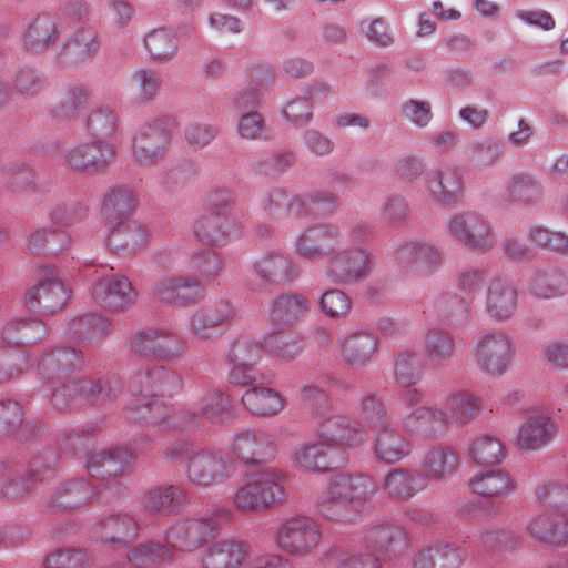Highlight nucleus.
<instances>
[{
  "instance_id": "60",
  "label": "nucleus",
  "mask_w": 568,
  "mask_h": 568,
  "mask_svg": "<svg viewBox=\"0 0 568 568\" xmlns=\"http://www.w3.org/2000/svg\"><path fill=\"white\" fill-rule=\"evenodd\" d=\"M400 114L412 125L424 129L433 120V109L428 101L408 99L400 105Z\"/></svg>"
},
{
  "instance_id": "52",
  "label": "nucleus",
  "mask_w": 568,
  "mask_h": 568,
  "mask_svg": "<svg viewBox=\"0 0 568 568\" xmlns=\"http://www.w3.org/2000/svg\"><path fill=\"white\" fill-rule=\"evenodd\" d=\"M529 241L537 247L568 255V234L542 225H534L528 231Z\"/></svg>"
},
{
  "instance_id": "62",
  "label": "nucleus",
  "mask_w": 568,
  "mask_h": 568,
  "mask_svg": "<svg viewBox=\"0 0 568 568\" xmlns=\"http://www.w3.org/2000/svg\"><path fill=\"white\" fill-rule=\"evenodd\" d=\"M237 134L246 141H258L267 136V126L263 115L256 111L242 114L237 122Z\"/></svg>"
},
{
  "instance_id": "59",
  "label": "nucleus",
  "mask_w": 568,
  "mask_h": 568,
  "mask_svg": "<svg viewBox=\"0 0 568 568\" xmlns=\"http://www.w3.org/2000/svg\"><path fill=\"white\" fill-rule=\"evenodd\" d=\"M169 557V548L155 542L139 545L138 547H134L128 555L130 564L136 568L149 567L152 564L164 561Z\"/></svg>"
},
{
  "instance_id": "28",
  "label": "nucleus",
  "mask_w": 568,
  "mask_h": 568,
  "mask_svg": "<svg viewBox=\"0 0 568 568\" xmlns=\"http://www.w3.org/2000/svg\"><path fill=\"white\" fill-rule=\"evenodd\" d=\"M466 552L456 544L438 541L422 548L414 558L415 568H462Z\"/></svg>"
},
{
  "instance_id": "34",
  "label": "nucleus",
  "mask_w": 568,
  "mask_h": 568,
  "mask_svg": "<svg viewBox=\"0 0 568 568\" xmlns=\"http://www.w3.org/2000/svg\"><path fill=\"white\" fill-rule=\"evenodd\" d=\"M473 493L485 497H508L515 493L517 485L513 477L501 470L493 469L481 471L469 480Z\"/></svg>"
},
{
  "instance_id": "19",
  "label": "nucleus",
  "mask_w": 568,
  "mask_h": 568,
  "mask_svg": "<svg viewBox=\"0 0 568 568\" xmlns=\"http://www.w3.org/2000/svg\"><path fill=\"white\" fill-rule=\"evenodd\" d=\"M63 28L57 14L38 13L29 20L22 31L23 47L31 51H44L57 42Z\"/></svg>"
},
{
  "instance_id": "44",
  "label": "nucleus",
  "mask_w": 568,
  "mask_h": 568,
  "mask_svg": "<svg viewBox=\"0 0 568 568\" xmlns=\"http://www.w3.org/2000/svg\"><path fill=\"white\" fill-rule=\"evenodd\" d=\"M186 498L185 491L174 485L155 487L142 497L143 507L150 513L170 514L180 507Z\"/></svg>"
},
{
  "instance_id": "39",
  "label": "nucleus",
  "mask_w": 568,
  "mask_h": 568,
  "mask_svg": "<svg viewBox=\"0 0 568 568\" xmlns=\"http://www.w3.org/2000/svg\"><path fill=\"white\" fill-rule=\"evenodd\" d=\"M458 467L457 454L448 447H434L426 452L422 470L426 478L442 480L452 476Z\"/></svg>"
},
{
  "instance_id": "20",
  "label": "nucleus",
  "mask_w": 568,
  "mask_h": 568,
  "mask_svg": "<svg viewBox=\"0 0 568 568\" xmlns=\"http://www.w3.org/2000/svg\"><path fill=\"white\" fill-rule=\"evenodd\" d=\"M557 430V422L549 414L535 410L519 426L517 445L525 450H538L555 438Z\"/></svg>"
},
{
  "instance_id": "7",
  "label": "nucleus",
  "mask_w": 568,
  "mask_h": 568,
  "mask_svg": "<svg viewBox=\"0 0 568 568\" xmlns=\"http://www.w3.org/2000/svg\"><path fill=\"white\" fill-rule=\"evenodd\" d=\"M372 265L373 256L367 250L346 247L341 239L324 264V272L333 283L349 285L364 281L369 275Z\"/></svg>"
},
{
  "instance_id": "53",
  "label": "nucleus",
  "mask_w": 568,
  "mask_h": 568,
  "mask_svg": "<svg viewBox=\"0 0 568 568\" xmlns=\"http://www.w3.org/2000/svg\"><path fill=\"white\" fill-rule=\"evenodd\" d=\"M422 376L420 359L416 353L403 352L395 359V379L398 385L407 389L417 383Z\"/></svg>"
},
{
  "instance_id": "47",
  "label": "nucleus",
  "mask_w": 568,
  "mask_h": 568,
  "mask_svg": "<svg viewBox=\"0 0 568 568\" xmlns=\"http://www.w3.org/2000/svg\"><path fill=\"white\" fill-rule=\"evenodd\" d=\"M469 457L480 465L499 464L505 458L504 443L493 435H479L469 446Z\"/></svg>"
},
{
  "instance_id": "57",
  "label": "nucleus",
  "mask_w": 568,
  "mask_h": 568,
  "mask_svg": "<svg viewBox=\"0 0 568 568\" xmlns=\"http://www.w3.org/2000/svg\"><path fill=\"white\" fill-rule=\"evenodd\" d=\"M131 85L135 90L138 100L148 103L158 95L162 79L154 70L141 68L132 74Z\"/></svg>"
},
{
  "instance_id": "21",
  "label": "nucleus",
  "mask_w": 568,
  "mask_h": 568,
  "mask_svg": "<svg viewBox=\"0 0 568 568\" xmlns=\"http://www.w3.org/2000/svg\"><path fill=\"white\" fill-rule=\"evenodd\" d=\"M69 291L55 275L41 278L27 294L26 306L33 312L49 313L63 307Z\"/></svg>"
},
{
  "instance_id": "38",
  "label": "nucleus",
  "mask_w": 568,
  "mask_h": 568,
  "mask_svg": "<svg viewBox=\"0 0 568 568\" xmlns=\"http://www.w3.org/2000/svg\"><path fill=\"white\" fill-rule=\"evenodd\" d=\"M308 308L307 295L298 292L282 294L272 302L270 318L275 323L287 325L301 318Z\"/></svg>"
},
{
  "instance_id": "33",
  "label": "nucleus",
  "mask_w": 568,
  "mask_h": 568,
  "mask_svg": "<svg viewBox=\"0 0 568 568\" xmlns=\"http://www.w3.org/2000/svg\"><path fill=\"white\" fill-rule=\"evenodd\" d=\"M98 32L92 27H82L75 30L65 41L63 59L71 64L88 62L99 50Z\"/></svg>"
},
{
  "instance_id": "41",
  "label": "nucleus",
  "mask_w": 568,
  "mask_h": 568,
  "mask_svg": "<svg viewBox=\"0 0 568 568\" xmlns=\"http://www.w3.org/2000/svg\"><path fill=\"white\" fill-rule=\"evenodd\" d=\"M143 45L150 59L156 63H166L173 60L179 51L175 34L166 28L149 31L144 36Z\"/></svg>"
},
{
  "instance_id": "46",
  "label": "nucleus",
  "mask_w": 568,
  "mask_h": 568,
  "mask_svg": "<svg viewBox=\"0 0 568 568\" xmlns=\"http://www.w3.org/2000/svg\"><path fill=\"white\" fill-rule=\"evenodd\" d=\"M199 415L211 423H224L231 418V403L219 389H207L197 402Z\"/></svg>"
},
{
  "instance_id": "10",
  "label": "nucleus",
  "mask_w": 568,
  "mask_h": 568,
  "mask_svg": "<svg viewBox=\"0 0 568 568\" xmlns=\"http://www.w3.org/2000/svg\"><path fill=\"white\" fill-rule=\"evenodd\" d=\"M393 258L403 270L420 274H432L442 265L443 253L430 241L409 240L395 245Z\"/></svg>"
},
{
  "instance_id": "58",
  "label": "nucleus",
  "mask_w": 568,
  "mask_h": 568,
  "mask_svg": "<svg viewBox=\"0 0 568 568\" xmlns=\"http://www.w3.org/2000/svg\"><path fill=\"white\" fill-rule=\"evenodd\" d=\"M145 382V388L140 389L141 395L145 392L148 396L149 389L155 388L161 396L170 395L172 392L181 387V378L164 368H158L153 372L139 376V383Z\"/></svg>"
},
{
  "instance_id": "9",
  "label": "nucleus",
  "mask_w": 568,
  "mask_h": 568,
  "mask_svg": "<svg viewBox=\"0 0 568 568\" xmlns=\"http://www.w3.org/2000/svg\"><path fill=\"white\" fill-rule=\"evenodd\" d=\"M69 170L83 175H94L109 169L115 158L114 145L110 141L91 140L74 143L63 154Z\"/></svg>"
},
{
  "instance_id": "36",
  "label": "nucleus",
  "mask_w": 568,
  "mask_h": 568,
  "mask_svg": "<svg viewBox=\"0 0 568 568\" xmlns=\"http://www.w3.org/2000/svg\"><path fill=\"white\" fill-rule=\"evenodd\" d=\"M333 450L320 440L303 444L294 450L292 464L295 468L303 471H326L333 466L331 462V453Z\"/></svg>"
},
{
  "instance_id": "29",
  "label": "nucleus",
  "mask_w": 568,
  "mask_h": 568,
  "mask_svg": "<svg viewBox=\"0 0 568 568\" xmlns=\"http://www.w3.org/2000/svg\"><path fill=\"white\" fill-rule=\"evenodd\" d=\"M263 347L257 342L241 338L231 347L229 358L233 364L230 378L233 383L247 385L253 381L252 367L262 357Z\"/></svg>"
},
{
  "instance_id": "50",
  "label": "nucleus",
  "mask_w": 568,
  "mask_h": 568,
  "mask_svg": "<svg viewBox=\"0 0 568 568\" xmlns=\"http://www.w3.org/2000/svg\"><path fill=\"white\" fill-rule=\"evenodd\" d=\"M116 128V116L109 109L93 110L85 120V129L92 140L110 141Z\"/></svg>"
},
{
  "instance_id": "12",
  "label": "nucleus",
  "mask_w": 568,
  "mask_h": 568,
  "mask_svg": "<svg viewBox=\"0 0 568 568\" xmlns=\"http://www.w3.org/2000/svg\"><path fill=\"white\" fill-rule=\"evenodd\" d=\"M169 141V133L161 120L146 122L132 139V156L141 165H152L164 158Z\"/></svg>"
},
{
  "instance_id": "56",
  "label": "nucleus",
  "mask_w": 568,
  "mask_h": 568,
  "mask_svg": "<svg viewBox=\"0 0 568 568\" xmlns=\"http://www.w3.org/2000/svg\"><path fill=\"white\" fill-rule=\"evenodd\" d=\"M504 154V146L494 139L475 141L467 149V156L478 168H488L497 163Z\"/></svg>"
},
{
  "instance_id": "2",
  "label": "nucleus",
  "mask_w": 568,
  "mask_h": 568,
  "mask_svg": "<svg viewBox=\"0 0 568 568\" xmlns=\"http://www.w3.org/2000/svg\"><path fill=\"white\" fill-rule=\"evenodd\" d=\"M285 478L278 470L247 476L233 494L234 507L243 513H254L280 504L285 497Z\"/></svg>"
},
{
  "instance_id": "23",
  "label": "nucleus",
  "mask_w": 568,
  "mask_h": 568,
  "mask_svg": "<svg viewBox=\"0 0 568 568\" xmlns=\"http://www.w3.org/2000/svg\"><path fill=\"white\" fill-rule=\"evenodd\" d=\"M136 196L133 189L126 184L110 186L101 197V213L106 222L108 229L113 225H121L135 212Z\"/></svg>"
},
{
  "instance_id": "32",
  "label": "nucleus",
  "mask_w": 568,
  "mask_h": 568,
  "mask_svg": "<svg viewBox=\"0 0 568 568\" xmlns=\"http://www.w3.org/2000/svg\"><path fill=\"white\" fill-rule=\"evenodd\" d=\"M93 496V488L87 480H72L57 488L47 505L51 510H72L85 505Z\"/></svg>"
},
{
  "instance_id": "42",
  "label": "nucleus",
  "mask_w": 568,
  "mask_h": 568,
  "mask_svg": "<svg viewBox=\"0 0 568 568\" xmlns=\"http://www.w3.org/2000/svg\"><path fill=\"white\" fill-rule=\"evenodd\" d=\"M242 403L250 412L261 416L276 415L285 407L282 395L268 387L247 389L242 396Z\"/></svg>"
},
{
  "instance_id": "61",
  "label": "nucleus",
  "mask_w": 568,
  "mask_h": 568,
  "mask_svg": "<svg viewBox=\"0 0 568 568\" xmlns=\"http://www.w3.org/2000/svg\"><path fill=\"white\" fill-rule=\"evenodd\" d=\"M320 308L331 318H341L351 312L352 301L341 290H328L320 298Z\"/></svg>"
},
{
  "instance_id": "27",
  "label": "nucleus",
  "mask_w": 568,
  "mask_h": 568,
  "mask_svg": "<svg viewBox=\"0 0 568 568\" xmlns=\"http://www.w3.org/2000/svg\"><path fill=\"white\" fill-rule=\"evenodd\" d=\"M133 459L134 454L130 449L115 447L92 455L87 469L93 478L105 480L121 476Z\"/></svg>"
},
{
  "instance_id": "22",
  "label": "nucleus",
  "mask_w": 568,
  "mask_h": 568,
  "mask_svg": "<svg viewBox=\"0 0 568 568\" xmlns=\"http://www.w3.org/2000/svg\"><path fill=\"white\" fill-rule=\"evenodd\" d=\"M194 235L212 245L224 244L240 234V226L227 212H209L201 215L193 224Z\"/></svg>"
},
{
  "instance_id": "37",
  "label": "nucleus",
  "mask_w": 568,
  "mask_h": 568,
  "mask_svg": "<svg viewBox=\"0 0 568 568\" xmlns=\"http://www.w3.org/2000/svg\"><path fill=\"white\" fill-rule=\"evenodd\" d=\"M109 242L116 248L134 251L145 246L150 240L148 226L138 221L124 220L119 226L108 229Z\"/></svg>"
},
{
  "instance_id": "54",
  "label": "nucleus",
  "mask_w": 568,
  "mask_h": 568,
  "mask_svg": "<svg viewBox=\"0 0 568 568\" xmlns=\"http://www.w3.org/2000/svg\"><path fill=\"white\" fill-rule=\"evenodd\" d=\"M286 205L287 215L300 217L304 210V201L298 196L287 199V195L280 190L266 193L261 199V206L270 215H280V209Z\"/></svg>"
},
{
  "instance_id": "15",
  "label": "nucleus",
  "mask_w": 568,
  "mask_h": 568,
  "mask_svg": "<svg viewBox=\"0 0 568 568\" xmlns=\"http://www.w3.org/2000/svg\"><path fill=\"white\" fill-rule=\"evenodd\" d=\"M316 435L320 442H323L331 449L335 445L354 448L367 440V430L362 423L342 415H331L323 418L316 427Z\"/></svg>"
},
{
  "instance_id": "55",
  "label": "nucleus",
  "mask_w": 568,
  "mask_h": 568,
  "mask_svg": "<svg viewBox=\"0 0 568 568\" xmlns=\"http://www.w3.org/2000/svg\"><path fill=\"white\" fill-rule=\"evenodd\" d=\"M317 510L324 519L332 521H349L356 514L347 501L337 498L327 489L317 500Z\"/></svg>"
},
{
  "instance_id": "5",
  "label": "nucleus",
  "mask_w": 568,
  "mask_h": 568,
  "mask_svg": "<svg viewBox=\"0 0 568 568\" xmlns=\"http://www.w3.org/2000/svg\"><path fill=\"white\" fill-rule=\"evenodd\" d=\"M476 366L486 375L500 377L508 372L515 357V343L504 329L481 331L473 344Z\"/></svg>"
},
{
  "instance_id": "63",
  "label": "nucleus",
  "mask_w": 568,
  "mask_h": 568,
  "mask_svg": "<svg viewBox=\"0 0 568 568\" xmlns=\"http://www.w3.org/2000/svg\"><path fill=\"white\" fill-rule=\"evenodd\" d=\"M508 191L515 201L532 203L539 195V184L527 174H516L508 181Z\"/></svg>"
},
{
  "instance_id": "24",
  "label": "nucleus",
  "mask_w": 568,
  "mask_h": 568,
  "mask_svg": "<svg viewBox=\"0 0 568 568\" xmlns=\"http://www.w3.org/2000/svg\"><path fill=\"white\" fill-rule=\"evenodd\" d=\"M92 296L101 306L120 311L134 303L136 293L126 277L110 275L103 276L98 281Z\"/></svg>"
},
{
  "instance_id": "16",
  "label": "nucleus",
  "mask_w": 568,
  "mask_h": 568,
  "mask_svg": "<svg viewBox=\"0 0 568 568\" xmlns=\"http://www.w3.org/2000/svg\"><path fill=\"white\" fill-rule=\"evenodd\" d=\"M425 185L433 201L444 207H455L464 189L463 175L454 166H436L425 175Z\"/></svg>"
},
{
  "instance_id": "43",
  "label": "nucleus",
  "mask_w": 568,
  "mask_h": 568,
  "mask_svg": "<svg viewBox=\"0 0 568 568\" xmlns=\"http://www.w3.org/2000/svg\"><path fill=\"white\" fill-rule=\"evenodd\" d=\"M531 293L541 298H555L568 293V276L559 268L535 273L529 283Z\"/></svg>"
},
{
  "instance_id": "18",
  "label": "nucleus",
  "mask_w": 568,
  "mask_h": 568,
  "mask_svg": "<svg viewBox=\"0 0 568 568\" xmlns=\"http://www.w3.org/2000/svg\"><path fill=\"white\" fill-rule=\"evenodd\" d=\"M153 295L161 303L186 306L200 302L204 288L193 276H168L155 284Z\"/></svg>"
},
{
  "instance_id": "49",
  "label": "nucleus",
  "mask_w": 568,
  "mask_h": 568,
  "mask_svg": "<svg viewBox=\"0 0 568 568\" xmlns=\"http://www.w3.org/2000/svg\"><path fill=\"white\" fill-rule=\"evenodd\" d=\"M103 542L126 545L138 534V524L130 517L123 515L109 518L102 524Z\"/></svg>"
},
{
  "instance_id": "14",
  "label": "nucleus",
  "mask_w": 568,
  "mask_h": 568,
  "mask_svg": "<svg viewBox=\"0 0 568 568\" xmlns=\"http://www.w3.org/2000/svg\"><path fill=\"white\" fill-rule=\"evenodd\" d=\"M519 304L517 285L500 276L491 278L485 291L484 312L493 321L507 322L511 320Z\"/></svg>"
},
{
  "instance_id": "3",
  "label": "nucleus",
  "mask_w": 568,
  "mask_h": 568,
  "mask_svg": "<svg viewBox=\"0 0 568 568\" xmlns=\"http://www.w3.org/2000/svg\"><path fill=\"white\" fill-rule=\"evenodd\" d=\"M363 420L379 429L374 437V452L378 460L396 464L410 454L409 442L394 428L388 427V418L382 400L367 397L362 404Z\"/></svg>"
},
{
  "instance_id": "26",
  "label": "nucleus",
  "mask_w": 568,
  "mask_h": 568,
  "mask_svg": "<svg viewBox=\"0 0 568 568\" xmlns=\"http://www.w3.org/2000/svg\"><path fill=\"white\" fill-rule=\"evenodd\" d=\"M236 311L227 300L216 301L197 310L190 318V328L201 338H210L213 331L234 320Z\"/></svg>"
},
{
  "instance_id": "1",
  "label": "nucleus",
  "mask_w": 568,
  "mask_h": 568,
  "mask_svg": "<svg viewBox=\"0 0 568 568\" xmlns=\"http://www.w3.org/2000/svg\"><path fill=\"white\" fill-rule=\"evenodd\" d=\"M163 455L169 460L185 459V478L192 487L219 486L231 479L235 473V462L222 450L176 443L166 447Z\"/></svg>"
},
{
  "instance_id": "4",
  "label": "nucleus",
  "mask_w": 568,
  "mask_h": 568,
  "mask_svg": "<svg viewBox=\"0 0 568 568\" xmlns=\"http://www.w3.org/2000/svg\"><path fill=\"white\" fill-rule=\"evenodd\" d=\"M402 397L407 414L400 424L409 436L415 439H430L448 429L443 409L430 405L424 392L418 388L407 389Z\"/></svg>"
},
{
  "instance_id": "48",
  "label": "nucleus",
  "mask_w": 568,
  "mask_h": 568,
  "mask_svg": "<svg viewBox=\"0 0 568 568\" xmlns=\"http://www.w3.org/2000/svg\"><path fill=\"white\" fill-rule=\"evenodd\" d=\"M89 101L90 92L85 85L71 84L64 90L60 103L53 109L54 116L71 121Z\"/></svg>"
},
{
  "instance_id": "45",
  "label": "nucleus",
  "mask_w": 568,
  "mask_h": 568,
  "mask_svg": "<svg viewBox=\"0 0 568 568\" xmlns=\"http://www.w3.org/2000/svg\"><path fill=\"white\" fill-rule=\"evenodd\" d=\"M424 346L430 361L437 364L450 361L456 352L455 336L442 327H432L427 331Z\"/></svg>"
},
{
  "instance_id": "8",
  "label": "nucleus",
  "mask_w": 568,
  "mask_h": 568,
  "mask_svg": "<svg viewBox=\"0 0 568 568\" xmlns=\"http://www.w3.org/2000/svg\"><path fill=\"white\" fill-rule=\"evenodd\" d=\"M320 523L306 515H294L284 519L276 529L275 541L285 552L306 556L321 542Z\"/></svg>"
},
{
  "instance_id": "11",
  "label": "nucleus",
  "mask_w": 568,
  "mask_h": 568,
  "mask_svg": "<svg viewBox=\"0 0 568 568\" xmlns=\"http://www.w3.org/2000/svg\"><path fill=\"white\" fill-rule=\"evenodd\" d=\"M341 239L342 233L336 225H311L296 236L294 252L310 262L324 261L326 264Z\"/></svg>"
},
{
  "instance_id": "17",
  "label": "nucleus",
  "mask_w": 568,
  "mask_h": 568,
  "mask_svg": "<svg viewBox=\"0 0 568 568\" xmlns=\"http://www.w3.org/2000/svg\"><path fill=\"white\" fill-rule=\"evenodd\" d=\"M251 550L247 540L221 538L203 550L201 562L203 568H244Z\"/></svg>"
},
{
  "instance_id": "35",
  "label": "nucleus",
  "mask_w": 568,
  "mask_h": 568,
  "mask_svg": "<svg viewBox=\"0 0 568 568\" xmlns=\"http://www.w3.org/2000/svg\"><path fill=\"white\" fill-rule=\"evenodd\" d=\"M258 277L272 283H287L294 277L291 260L282 252L270 251L261 255L254 263Z\"/></svg>"
},
{
  "instance_id": "64",
  "label": "nucleus",
  "mask_w": 568,
  "mask_h": 568,
  "mask_svg": "<svg viewBox=\"0 0 568 568\" xmlns=\"http://www.w3.org/2000/svg\"><path fill=\"white\" fill-rule=\"evenodd\" d=\"M334 568H382L379 560L369 552L337 551Z\"/></svg>"
},
{
  "instance_id": "13",
  "label": "nucleus",
  "mask_w": 568,
  "mask_h": 568,
  "mask_svg": "<svg viewBox=\"0 0 568 568\" xmlns=\"http://www.w3.org/2000/svg\"><path fill=\"white\" fill-rule=\"evenodd\" d=\"M230 450L245 465H260L274 458L277 444L270 433L244 430L233 436Z\"/></svg>"
},
{
  "instance_id": "40",
  "label": "nucleus",
  "mask_w": 568,
  "mask_h": 568,
  "mask_svg": "<svg viewBox=\"0 0 568 568\" xmlns=\"http://www.w3.org/2000/svg\"><path fill=\"white\" fill-rule=\"evenodd\" d=\"M419 476L408 469L396 468L389 471L382 480V489L388 497L398 500H409L420 489Z\"/></svg>"
},
{
  "instance_id": "25",
  "label": "nucleus",
  "mask_w": 568,
  "mask_h": 568,
  "mask_svg": "<svg viewBox=\"0 0 568 568\" xmlns=\"http://www.w3.org/2000/svg\"><path fill=\"white\" fill-rule=\"evenodd\" d=\"M131 347L136 353L161 358L180 356L184 352L182 343L171 333L158 329L134 334L131 338Z\"/></svg>"
},
{
  "instance_id": "30",
  "label": "nucleus",
  "mask_w": 568,
  "mask_h": 568,
  "mask_svg": "<svg viewBox=\"0 0 568 568\" xmlns=\"http://www.w3.org/2000/svg\"><path fill=\"white\" fill-rule=\"evenodd\" d=\"M377 348V338L369 332L356 331L343 335L338 339L341 358L353 367L363 366Z\"/></svg>"
},
{
  "instance_id": "51",
  "label": "nucleus",
  "mask_w": 568,
  "mask_h": 568,
  "mask_svg": "<svg viewBox=\"0 0 568 568\" xmlns=\"http://www.w3.org/2000/svg\"><path fill=\"white\" fill-rule=\"evenodd\" d=\"M3 333L9 341H14L17 344H28L43 337L45 328L33 318H16L8 323Z\"/></svg>"
},
{
  "instance_id": "31",
  "label": "nucleus",
  "mask_w": 568,
  "mask_h": 568,
  "mask_svg": "<svg viewBox=\"0 0 568 568\" xmlns=\"http://www.w3.org/2000/svg\"><path fill=\"white\" fill-rule=\"evenodd\" d=\"M447 426L466 425L481 410L480 399L471 392L459 390L449 394L442 408Z\"/></svg>"
},
{
  "instance_id": "6",
  "label": "nucleus",
  "mask_w": 568,
  "mask_h": 568,
  "mask_svg": "<svg viewBox=\"0 0 568 568\" xmlns=\"http://www.w3.org/2000/svg\"><path fill=\"white\" fill-rule=\"evenodd\" d=\"M446 230L453 240L478 253L490 251L497 241L490 222L475 211L450 215Z\"/></svg>"
}]
</instances>
